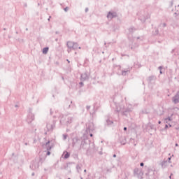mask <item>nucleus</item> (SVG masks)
<instances>
[{
  "label": "nucleus",
  "mask_w": 179,
  "mask_h": 179,
  "mask_svg": "<svg viewBox=\"0 0 179 179\" xmlns=\"http://www.w3.org/2000/svg\"><path fill=\"white\" fill-rule=\"evenodd\" d=\"M112 17H114V14H113L112 13H109L108 14V19H112Z\"/></svg>",
  "instance_id": "obj_1"
},
{
  "label": "nucleus",
  "mask_w": 179,
  "mask_h": 179,
  "mask_svg": "<svg viewBox=\"0 0 179 179\" xmlns=\"http://www.w3.org/2000/svg\"><path fill=\"white\" fill-rule=\"evenodd\" d=\"M43 54H47L48 52V48H44L43 50Z\"/></svg>",
  "instance_id": "obj_2"
},
{
  "label": "nucleus",
  "mask_w": 179,
  "mask_h": 179,
  "mask_svg": "<svg viewBox=\"0 0 179 179\" xmlns=\"http://www.w3.org/2000/svg\"><path fill=\"white\" fill-rule=\"evenodd\" d=\"M67 45L68 47H72V45H73V43L72 42H69L67 43Z\"/></svg>",
  "instance_id": "obj_3"
},
{
  "label": "nucleus",
  "mask_w": 179,
  "mask_h": 179,
  "mask_svg": "<svg viewBox=\"0 0 179 179\" xmlns=\"http://www.w3.org/2000/svg\"><path fill=\"white\" fill-rule=\"evenodd\" d=\"M68 157H69V153L66 152V154L64 155V159H68Z\"/></svg>",
  "instance_id": "obj_4"
},
{
  "label": "nucleus",
  "mask_w": 179,
  "mask_h": 179,
  "mask_svg": "<svg viewBox=\"0 0 179 179\" xmlns=\"http://www.w3.org/2000/svg\"><path fill=\"white\" fill-rule=\"evenodd\" d=\"M173 101H174V103H178V100H177V99H173Z\"/></svg>",
  "instance_id": "obj_5"
},
{
  "label": "nucleus",
  "mask_w": 179,
  "mask_h": 179,
  "mask_svg": "<svg viewBox=\"0 0 179 179\" xmlns=\"http://www.w3.org/2000/svg\"><path fill=\"white\" fill-rule=\"evenodd\" d=\"M140 166H141V167H143V166H144L143 162H141V163L140 164Z\"/></svg>",
  "instance_id": "obj_6"
},
{
  "label": "nucleus",
  "mask_w": 179,
  "mask_h": 179,
  "mask_svg": "<svg viewBox=\"0 0 179 179\" xmlns=\"http://www.w3.org/2000/svg\"><path fill=\"white\" fill-rule=\"evenodd\" d=\"M65 12L68 10V8H64Z\"/></svg>",
  "instance_id": "obj_7"
},
{
  "label": "nucleus",
  "mask_w": 179,
  "mask_h": 179,
  "mask_svg": "<svg viewBox=\"0 0 179 179\" xmlns=\"http://www.w3.org/2000/svg\"><path fill=\"white\" fill-rule=\"evenodd\" d=\"M47 155H48V156H50V152H48Z\"/></svg>",
  "instance_id": "obj_8"
},
{
  "label": "nucleus",
  "mask_w": 179,
  "mask_h": 179,
  "mask_svg": "<svg viewBox=\"0 0 179 179\" xmlns=\"http://www.w3.org/2000/svg\"><path fill=\"white\" fill-rule=\"evenodd\" d=\"M124 131H127V127H124Z\"/></svg>",
  "instance_id": "obj_9"
},
{
  "label": "nucleus",
  "mask_w": 179,
  "mask_h": 179,
  "mask_svg": "<svg viewBox=\"0 0 179 179\" xmlns=\"http://www.w3.org/2000/svg\"><path fill=\"white\" fill-rule=\"evenodd\" d=\"M113 157H117V155H113Z\"/></svg>",
  "instance_id": "obj_10"
},
{
  "label": "nucleus",
  "mask_w": 179,
  "mask_h": 179,
  "mask_svg": "<svg viewBox=\"0 0 179 179\" xmlns=\"http://www.w3.org/2000/svg\"><path fill=\"white\" fill-rule=\"evenodd\" d=\"M176 146H178V143H176Z\"/></svg>",
  "instance_id": "obj_11"
},
{
  "label": "nucleus",
  "mask_w": 179,
  "mask_h": 179,
  "mask_svg": "<svg viewBox=\"0 0 179 179\" xmlns=\"http://www.w3.org/2000/svg\"><path fill=\"white\" fill-rule=\"evenodd\" d=\"M67 62H69H69H70L69 60L67 59Z\"/></svg>",
  "instance_id": "obj_12"
},
{
  "label": "nucleus",
  "mask_w": 179,
  "mask_h": 179,
  "mask_svg": "<svg viewBox=\"0 0 179 179\" xmlns=\"http://www.w3.org/2000/svg\"><path fill=\"white\" fill-rule=\"evenodd\" d=\"M91 136H93V135H92V134H91Z\"/></svg>",
  "instance_id": "obj_13"
},
{
  "label": "nucleus",
  "mask_w": 179,
  "mask_h": 179,
  "mask_svg": "<svg viewBox=\"0 0 179 179\" xmlns=\"http://www.w3.org/2000/svg\"><path fill=\"white\" fill-rule=\"evenodd\" d=\"M69 179H71V178H69Z\"/></svg>",
  "instance_id": "obj_14"
}]
</instances>
